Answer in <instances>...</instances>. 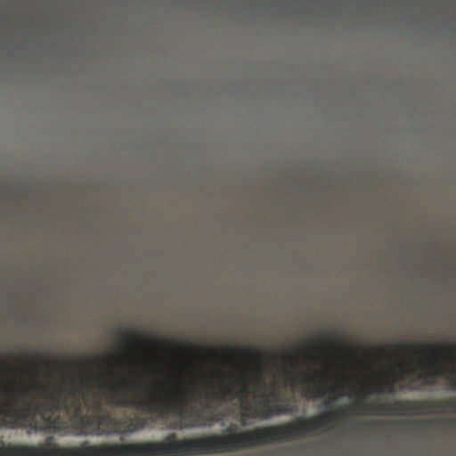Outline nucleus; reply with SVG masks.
<instances>
[{
  "label": "nucleus",
  "mask_w": 456,
  "mask_h": 456,
  "mask_svg": "<svg viewBox=\"0 0 456 456\" xmlns=\"http://www.w3.org/2000/svg\"><path fill=\"white\" fill-rule=\"evenodd\" d=\"M368 409H369V405L364 403L363 402H357V403H354V405L352 407V410L355 413H362V414L368 413Z\"/></svg>",
  "instance_id": "8"
},
{
  "label": "nucleus",
  "mask_w": 456,
  "mask_h": 456,
  "mask_svg": "<svg viewBox=\"0 0 456 456\" xmlns=\"http://www.w3.org/2000/svg\"><path fill=\"white\" fill-rule=\"evenodd\" d=\"M324 405L327 406V407H330L331 406V402L330 401L325 402Z\"/></svg>",
  "instance_id": "17"
},
{
  "label": "nucleus",
  "mask_w": 456,
  "mask_h": 456,
  "mask_svg": "<svg viewBox=\"0 0 456 456\" xmlns=\"http://www.w3.org/2000/svg\"><path fill=\"white\" fill-rule=\"evenodd\" d=\"M323 344H324L325 346H331V345H333L334 343H333L330 338H328V339H325V340L323 341Z\"/></svg>",
  "instance_id": "15"
},
{
  "label": "nucleus",
  "mask_w": 456,
  "mask_h": 456,
  "mask_svg": "<svg viewBox=\"0 0 456 456\" xmlns=\"http://www.w3.org/2000/svg\"><path fill=\"white\" fill-rule=\"evenodd\" d=\"M118 333L121 335L123 340L129 345H149L148 341L142 340L134 331L126 330L124 331H119Z\"/></svg>",
  "instance_id": "5"
},
{
  "label": "nucleus",
  "mask_w": 456,
  "mask_h": 456,
  "mask_svg": "<svg viewBox=\"0 0 456 456\" xmlns=\"http://www.w3.org/2000/svg\"><path fill=\"white\" fill-rule=\"evenodd\" d=\"M167 343H168L169 345H171V344H172V345L175 346H176V348H178L179 350L183 351V350L185 349V347H184V346H183L181 344H178V343H176V342H171V341H168Z\"/></svg>",
  "instance_id": "14"
},
{
  "label": "nucleus",
  "mask_w": 456,
  "mask_h": 456,
  "mask_svg": "<svg viewBox=\"0 0 456 456\" xmlns=\"http://www.w3.org/2000/svg\"><path fill=\"white\" fill-rule=\"evenodd\" d=\"M3 368H4V370H10L9 366H8L6 363H4V364H3Z\"/></svg>",
  "instance_id": "18"
},
{
  "label": "nucleus",
  "mask_w": 456,
  "mask_h": 456,
  "mask_svg": "<svg viewBox=\"0 0 456 456\" xmlns=\"http://www.w3.org/2000/svg\"><path fill=\"white\" fill-rule=\"evenodd\" d=\"M396 348H408L419 351L420 347H426L431 353V359L428 364V372L425 375L419 374L416 379H412L411 381L420 380L422 385L425 386H435L441 377L445 376L446 371L442 367L438 361V356L442 354L444 349H449L448 354L452 357V350H456V345L449 346H433V345H415V344H398L395 346Z\"/></svg>",
  "instance_id": "3"
},
{
  "label": "nucleus",
  "mask_w": 456,
  "mask_h": 456,
  "mask_svg": "<svg viewBox=\"0 0 456 456\" xmlns=\"http://www.w3.org/2000/svg\"><path fill=\"white\" fill-rule=\"evenodd\" d=\"M405 371H403L398 375L397 377H395L391 381L387 382L386 384L379 386L375 388L374 392L377 394H394L395 393V382H396L399 379H403L404 378Z\"/></svg>",
  "instance_id": "6"
},
{
  "label": "nucleus",
  "mask_w": 456,
  "mask_h": 456,
  "mask_svg": "<svg viewBox=\"0 0 456 456\" xmlns=\"http://www.w3.org/2000/svg\"><path fill=\"white\" fill-rule=\"evenodd\" d=\"M40 358H42V356H41L38 353H37V352H35V351L31 352V354H30V359H31L33 362H36L37 360H38V359H40Z\"/></svg>",
  "instance_id": "12"
},
{
  "label": "nucleus",
  "mask_w": 456,
  "mask_h": 456,
  "mask_svg": "<svg viewBox=\"0 0 456 456\" xmlns=\"http://www.w3.org/2000/svg\"><path fill=\"white\" fill-rule=\"evenodd\" d=\"M54 444V439L53 436H48L46 439H45V446H53Z\"/></svg>",
  "instance_id": "13"
},
{
  "label": "nucleus",
  "mask_w": 456,
  "mask_h": 456,
  "mask_svg": "<svg viewBox=\"0 0 456 456\" xmlns=\"http://www.w3.org/2000/svg\"><path fill=\"white\" fill-rule=\"evenodd\" d=\"M208 352H210V353H213V354H216V350H214V349H209V350H208Z\"/></svg>",
  "instance_id": "19"
},
{
  "label": "nucleus",
  "mask_w": 456,
  "mask_h": 456,
  "mask_svg": "<svg viewBox=\"0 0 456 456\" xmlns=\"http://www.w3.org/2000/svg\"><path fill=\"white\" fill-rule=\"evenodd\" d=\"M302 376L303 378L300 379L301 384H308L314 381L313 378L307 374L303 373Z\"/></svg>",
  "instance_id": "11"
},
{
  "label": "nucleus",
  "mask_w": 456,
  "mask_h": 456,
  "mask_svg": "<svg viewBox=\"0 0 456 456\" xmlns=\"http://www.w3.org/2000/svg\"><path fill=\"white\" fill-rule=\"evenodd\" d=\"M243 354L247 356H254L256 359V374L253 382L256 387L254 393L256 405H251L249 395L251 393L250 385L245 376L234 378V376H223L218 372L222 382L229 379V384L220 386L207 390L197 392L191 387H179L175 392L161 389L163 399L177 400L184 399L187 403V411L183 416H177L181 419L191 417L193 413L197 416L201 415L205 411H212L208 419L211 422L216 421V414L215 411V403H228L232 400H239L241 408V416L243 419L262 418L268 419L272 415L294 413L297 411L296 404L277 403L272 405V401H278L280 393L275 388V383L267 385L264 378V370L269 367L265 355L259 349L252 347H244Z\"/></svg>",
  "instance_id": "2"
},
{
  "label": "nucleus",
  "mask_w": 456,
  "mask_h": 456,
  "mask_svg": "<svg viewBox=\"0 0 456 456\" xmlns=\"http://www.w3.org/2000/svg\"><path fill=\"white\" fill-rule=\"evenodd\" d=\"M350 387L349 381L346 379L344 382H339L334 387L328 386L327 382H322L320 386H308L303 391L304 396L308 399H316L324 397L327 395L335 396L344 395V391Z\"/></svg>",
  "instance_id": "4"
},
{
  "label": "nucleus",
  "mask_w": 456,
  "mask_h": 456,
  "mask_svg": "<svg viewBox=\"0 0 456 456\" xmlns=\"http://www.w3.org/2000/svg\"><path fill=\"white\" fill-rule=\"evenodd\" d=\"M45 363L46 367H48V368H52L53 365V363L52 362H50L49 360H45Z\"/></svg>",
  "instance_id": "16"
},
{
  "label": "nucleus",
  "mask_w": 456,
  "mask_h": 456,
  "mask_svg": "<svg viewBox=\"0 0 456 456\" xmlns=\"http://www.w3.org/2000/svg\"><path fill=\"white\" fill-rule=\"evenodd\" d=\"M222 353L230 359H233L236 356L235 351L233 349L222 350Z\"/></svg>",
  "instance_id": "10"
},
{
  "label": "nucleus",
  "mask_w": 456,
  "mask_h": 456,
  "mask_svg": "<svg viewBox=\"0 0 456 456\" xmlns=\"http://www.w3.org/2000/svg\"><path fill=\"white\" fill-rule=\"evenodd\" d=\"M137 387L134 380L125 378L110 385L101 384V388L107 389L104 396L107 406L134 409L145 414V418H117L105 412L101 400L88 401V394L83 382L75 386L65 381L46 399L37 401L34 404L28 401H20L12 387L8 390L11 394L10 400L0 405V428H29L37 430L41 428L37 421V417H40L50 429L61 431L67 427L66 420L61 416L63 412L83 434L95 431L100 435H110L132 433L158 420L186 414L187 403L183 398L167 400L163 399L161 393H151L147 399H141L124 393Z\"/></svg>",
  "instance_id": "1"
},
{
  "label": "nucleus",
  "mask_w": 456,
  "mask_h": 456,
  "mask_svg": "<svg viewBox=\"0 0 456 456\" xmlns=\"http://www.w3.org/2000/svg\"><path fill=\"white\" fill-rule=\"evenodd\" d=\"M21 392L20 395L22 398H25L28 396L29 392H38L42 393L45 392V387L40 386L37 382H34L33 384H27L26 382L20 383Z\"/></svg>",
  "instance_id": "7"
},
{
  "label": "nucleus",
  "mask_w": 456,
  "mask_h": 456,
  "mask_svg": "<svg viewBox=\"0 0 456 456\" xmlns=\"http://www.w3.org/2000/svg\"><path fill=\"white\" fill-rule=\"evenodd\" d=\"M450 389L456 391V370H452L447 376Z\"/></svg>",
  "instance_id": "9"
}]
</instances>
